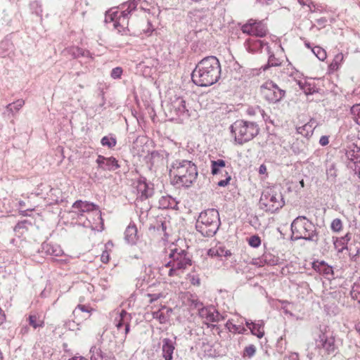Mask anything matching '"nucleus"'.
<instances>
[{
	"label": "nucleus",
	"mask_w": 360,
	"mask_h": 360,
	"mask_svg": "<svg viewBox=\"0 0 360 360\" xmlns=\"http://www.w3.org/2000/svg\"><path fill=\"white\" fill-rule=\"evenodd\" d=\"M137 191L141 200L147 199L153 194V189L146 183V179H140L137 182Z\"/></svg>",
	"instance_id": "nucleus-21"
},
{
	"label": "nucleus",
	"mask_w": 360,
	"mask_h": 360,
	"mask_svg": "<svg viewBox=\"0 0 360 360\" xmlns=\"http://www.w3.org/2000/svg\"><path fill=\"white\" fill-rule=\"evenodd\" d=\"M169 176L176 184L189 187L197 179V167L190 160H176L170 165Z\"/></svg>",
	"instance_id": "nucleus-2"
},
{
	"label": "nucleus",
	"mask_w": 360,
	"mask_h": 360,
	"mask_svg": "<svg viewBox=\"0 0 360 360\" xmlns=\"http://www.w3.org/2000/svg\"><path fill=\"white\" fill-rule=\"evenodd\" d=\"M6 321V315L4 311L0 308V326Z\"/></svg>",
	"instance_id": "nucleus-64"
},
{
	"label": "nucleus",
	"mask_w": 360,
	"mask_h": 360,
	"mask_svg": "<svg viewBox=\"0 0 360 360\" xmlns=\"http://www.w3.org/2000/svg\"><path fill=\"white\" fill-rule=\"evenodd\" d=\"M261 93L265 100L272 103L281 101L285 95V91L271 80L266 81L261 86Z\"/></svg>",
	"instance_id": "nucleus-8"
},
{
	"label": "nucleus",
	"mask_w": 360,
	"mask_h": 360,
	"mask_svg": "<svg viewBox=\"0 0 360 360\" xmlns=\"http://www.w3.org/2000/svg\"><path fill=\"white\" fill-rule=\"evenodd\" d=\"M247 114L250 116H256L264 117V110L259 106L249 107L247 109Z\"/></svg>",
	"instance_id": "nucleus-42"
},
{
	"label": "nucleus",
	"mask_w": 360,
	"mask_h": 360,
	"mask_svg": "<svg viewBox=\"0 0 360 360\" xmlns=\"http://www.w3.org/2000/svg\"><path fill=\"white\" fill-rule=\"evenodd\" d=\"M226 167V162L224 160L218 159L211 161V173L213 175L218 174L223 168Z\"/></svg>",
	"instance_id": "nucleus-34"
},
{
	"label": "nucleus",
	"mask_w": 360,
	"mask_h": 360,
	"mask_svg": "<svg viewBox=\"0 0 360 360\" xmlns=\"http://www.w3.org/2000/svg\"><path fill=\"white\" fill-rule=\"evenodd\" d=\"M71 214L72 219H76L78 224L83 226L84 227L93 228L91 221L90 220V216L83 212H77V210L71 209L69 212Z\"/></svg>",
	"instance_id": "nucleus-19"
},
{
	"label": "nucleus",
	"mask_w": 360,
	"mask_h": 360,
	"mask_svg": "<svg viewBox=\"0 0 360 360\" xmlns=\"http://www.w3.org/2000/svg\"><path fill=\"white\" fill-rule=\"evenodd\" d=\"M350 295L360 304V280L355 282L351 289Z\"/></svg>",
	"instance_id": "nucleus-38"
},
{
	"label": "nucleus",
	"mask_w": 360,
	"mask_h": 360,
	"mask_svg": "<svg viewBox=\"0 0 360 360\" xmlns=\"http://www.w3.org/2000/svg\"><path fill=\"white\" fill-rule=\"evenodd\" d=\"M96 162L98 165V167L103 170L115 171L120 167L118 161L114 157L105 158L99 155Z\"/></svg>",
	"instance_id": "nucleus-15"
},
{
	"label": "nucleus",
	"mask_w": 360,
	"mask_h": 360,
	"mask_svg": "<svg viewBox=\"0 0 360 360\" xmlns=\"http://www.w3.org/2000/svg\"><path fill=\"white\" fill-rule=\"evenodd\" d=\"M27 224L31 225V223L29 222L27 220H23L21 221H19L15 226L14 231H18V230L21 229H27Z\"/></svg>",
	"instance_id": "nucleus-54"
},
{
	"label": "nucleus",
	"mask_w": 360,
	"mask_h": 360,
	"mask_svg": "<svg viewBox=\"0 0 360 360\" xmlns=\"http://www.w3.org/2000/svg\"><path fill=\"white\" fill-rule=\"evenodd\" d=\"M266 50L269 54V59L267 63L262 67L263 70H266L271 67L280 65L281 63L279 60L275 57L274 53L271 51V49L269 46H266Z\"/></svg>",
	"instance_id": "nucleus-29"
},
{
	"label": "nucleus",
	"mask_w": 360,
	"mask_h": 360,
	"mask_svg": "<svg viewBox=\"0 0 360 360\" xmlns=\"http://www.w3.org/2000/svg\"><path fill=\"white\" fill-rule=\"evenodd\" d=\"M343 60V54L342 53H338L335 55L333 62L330 65V67L333 70H336L338 68L339 65L341 63V62Z\"/></svg>",
	"instance_id": "nucleus-47"
},
{
	"label": "nucleus",
	"mask_w": 360,
	"mask_h": 360,
	"mask_svg": "<svg viewBox=\"0 0 360 360\" xmlns=\"http://www.w3.org/2000/svg\"><path fill=\"white\" fill-rule=\"evenodd\" d=\"M248 244L252 248H258L261 245V239L257 235H253L248 238Z\"/></svg>",
	"instance_id": "nucleus-48"
},
{
	"label": "nucleus",
	"mask_w": 360,
	"mask_h": 360,
	"mask_svg": "<svg viewBox=\"0 0 360 360\" xmlns=\"http://www.w3.org/2000/svg\"><path fill=\"white\" fill-rule=\"evenodd\" d=\"M170 269L168 272L169 276H179L182 270L176 268L174 265H170Z\"/></svg>",
	"instance_id": "nucleus-53"
},
{
	"label": "nucleus",
	"mask_w": 360,
	"mask_h": 360,
	"mask_svg": "<svg viewBox=\"0 0 360 360\" xmlns=\"http://www.w3.org/2000/svg\"><path fill=\"white\" fill-rule=\"evenodd\" d=\"M297 84L300 89L307 95H312L316 92V88L313 84L308 83L306 81H299Z\"/></svg>",
	"instance_id": "nucleus-33"
},
{
	"label": "nucleus",
	"mask_w": 360,
	"mask_h": 360,
	"mask_svg": "<svg viewBox=\"0 0 360 360\" xmlns=\"http://www.w3.org/2000/svg\"><path fill=\"white\" fill-rule=\"evenodd\" d=\"M320 354H331L335 352L337 347L335 338L327 331V327L320 328V334L316 340V347Z\"/></svg>",
	"instance_id": "nucleus-7"
},
{
	"label": "nucleus",
	"mask_w": 360,
	"mask_h": 360,
	"mask_svg": "<svg viewBox=\"0 0 360 360\" xmlns=\"http://www.w3.org/2000/svg\"><path fill=\"white\" fill-rule=\"evenodd\" d=\"M176 340V337L174 338ZM162 354L165 360H172L173 354L175 349V340H172L169 338H164L162 340Z\"/></svg>",
	"instance_id": "nucleus-17"
},
{
	"label": "nucleus",
	"mask_w": 360,
	"mask_h": 360,
	"mask_svg": "<svg viewBox=\"0 0 360 360\" xmlns=\"http://www.w3.org/2000/svg\"><path fill=\"white\" fill-rule=\"evenodd\" d=\"M191 307H193L199 311V309L203 307L202 302H201L196 295H191L188 300Z\"/></svg>",
	"instance_id": "nucleus-43"
},
{
	"label": "nucleus",
	"mask_w": 360,
	"mask_h": 360,
	"mask_svg": "<svg viewBox=\"0 0 360 360\" xmlns=\"http://www.w3.org/2000/svg\"><path fill=\"white\" fill-rule=\"evenodd\" d=\"M349 167L354 171V173L358 175L360 179V161L358 163H355L353 165H349Z\"/></svg>",
	"instance_id": "nucleus-56"
},
{
	"label": "nucleus",
	"mask_w": 360,
	"mask_h": 360,
	"mask_svg": "<svg viewBox=\"0 0 360 360\" xmlns=\"http://www.w3.org/2000/svg\"><path fill=\"white\" fill-rule=\"evenodd\" d=\"M241 31L243 33L248 35L263 37L266 34L268 30L262 21L250 19L245 24L242 25Z\"/></svg>",
	"instance_id": "nucleus-10"
},
{
	"label": "nucleus",
	"mask_w": 360,
	"mask_h": 360,
	"mask_svg": "<svg viewBox=\"0 0 360 360\" xmlns=\"http://www.w3.org/2000/svg\"><path fill=\"white\" fill-rule=\"evenodd\" d=\"M285 205L281 193L273 188L265 189L260 197L259 205L260 209L265 212L274 213Z\"/></svg>",
	"instance_id": "nucleus-6"
},
{
	"label": "nucleus",
	"mask_w": 360,
	"mask_h": 360,
	"mask_svg": "<svg viewBox=\"0 0 360 360\" xmlns=\"http://www.w3.org/2000/svg\"><path fill=\"white\" fill-rule=\"evenodd\" d=\"M226 177L225 179H222L218 181L217 185L220 187H224L229 184L231 179V176L229 175L228 172H226Z\"/></svg>",
	"instance_id": "nucleus-55"
},
{
	"label": "nucleus",
	"mask_w": 360,
	"mask_h": 360,
	"mask_svg": "<svg viewBox=\"0 0 360 360\" xmlns=\"http://www.w3.org/2000/svg\"><path fill=\"white\" fill-rule=\"evenodd\" d=\"M305 148L304 141L296 140L292 143L290 149L295 155H300L305 153Z\"/></svg>",
	"instance_id": "nucleus-37"
},
{
	"label": "nucleus",
	"mask_w": 360,
	"mask_h": 360,
	"mask_svg": "<svg viewBox=\"0 0 360 360\" xmlns=\"http://www.w3.org/2000/svg\"><path fill=\"white\" fill-rule=\"evenodd\" d=\"M342 221L340 219H334L330 224V229L333 232L338 233L342 229Z\"/></svg>",
	"instance_id": "nucleus-45"
},
{
	"label": "nucleus",
	"mask_w": 360,
	"mask_h": 360,
	"mask_svg": "<svg viewBox=\"0 0 360 360\" xmlns=\"http://www.w3.org/2000/svg\"><path fill=\"white\" fill-rule=\"evenodd\" d=\"M28 321L29 324L35 329L38 327H42L44 325V321L40 320L39 316L36 314L30 315L28 317Z\"/></svg>",
	"instance_id": "nucleus-40"
},
{
	"label": "nucleus",
	"mask_w": 360,
	"mask_h": 360,
	"mask_svg": "<svg viewBox=\"0 0 360 360\" xmlns=\"http://www.w3.org/2000/svg\"><path fill=\"white\" fill-rule=\"evenodd\" d=\"M333 244L335 248L339 252H342L344 250H347V243L351 240V233H347L344 236L340 238L333 237Z\"/></svg>",
	"instance_id": "nucleus-27"
},
{
	"label": "nucleus",
	"mask_w": 360,
	"mask_h": 360,
	"mask_svg": "<svg viewBox=\"0 0 360 360\" xmlns=\"http://www.w3.org/2000/svg\"><path fill=\"white\" fill-rule=\"evenodd\" d=\"M1 46L2 48H6V47L7 50H8L9 49H11L12 46H13L12 44L9 41H2L1 44Z\"/></svg>",
	"instance_id": "nucleus-62"
},
{
	"label": "nucleus",
	"mask_w": 360,
	"mask_h": 360,
	"mask_svg": "<svg viewBox=\"0 0 360 360\" xmlns=\"http://www.w3.org/2000/svg\"><path fill=\"white\" fill-rule=\"evenodd\" d=\"M312 52L320 60L323 61L326 58V51L320 46H314L312 49Z\"/></svg>",
	"instance_id": "nucleus-44"
},
{
	"label": "nucleus",
	"mask_w": 360,
	"mask_h": 360,
	"mask_svg": "<svg viewBox=\"0 0 360 360\" xmlns=\"http://www.w3.org/2000/svg\"><path fill=\"white\" fill-rule=\"evenodd\" d=\"M245 46L246 50L252 53H255L262 51L264 46H268L267 43H264L259 39H248L245 41Z\"/></svg>",
	"instance_id": "nucleus-23"
},
{
	"label": "nucleus",
	"mask_w": 360,
	"mask_h": 360,
	"mask_svg": "<svg viewBox=\"0 0 360 360\" xmlns=\"http://www.w3.org/2000/svg\"><path fill=\"white\" fill-rule=\"evenodd\" d=\"M350 111L353 120L357 124L360 125V103L354 105L351 108Z\"/></svg>",
	"instance_id": "nucleus-41"
},
{
	"label": "nucleus",
	"mask_w": 360,
	"mask_h": 360,
	"mask_svg": "<svg viewBox=\"0 0 360 360\" xmlns=\"http://www.w3.org/2000/svg\"><path fill=\"white\" fill-rule=\"evenodd\" d=\"M24 105L25 101L22 99H18L13 103L8 104L3 112L4 116L8 119L14 117Z\"/></svg>",
	"instance_id": "nucleus-18"
},
{
	"label": "nucleus",
	"mask_w": 360,
	"mask_h": 360,
	"mask_svg": "<svg viewBox=\"0 0 360 360\" xmlns=\"http://www.w3.org/2000/svg\"><path fill=\"white\" fill-rule=\"evenodd\" d=\"M123 70L120 67H116L111 70L110 77L114 79H120L122 75Z\"/></svg>",
	"instance_id": "nucleus-50"
},
{
	"label": "nucleus",
	"mask_w": 360,
	"mask_h": 360,
	"mask_svg": "<svg viewBox=\"0 0 360 360\" xmlns=\"http://www.w3.org/2000/svg\"><path fill=\"white\" fill-rule=\"evenodd\" d=\"M77 309L84 312H89V307H86V305L78 304L76 309H75V311H76Z\"/></svg>",
	"instance_id": "nucleus-61"
},
{
	"label": "nucleus",
	"mask_w": 360,
	"mask_h": 360,
	"mask_svg": "<svg viewBox=\"0 0 360 360\" xmlns=\"http://www.w3.org/2000/svg\"><path fill=\"white\" fill-rule=\"evenodd\" d=\"M131 319V314L127 312L125 310H122L119 316L115 319V326L119 331H121L122 328H124L123 341L125 340L126 336L130 330V322Z\"/></svg>",
	"instance_id": "nucleus-14"
},
{
	"label": "nucleus",
	"mask_w": 360,
	"mask_h": 360,
	"mask_svg": "<svg viewBox=\"0 0 360 360\" xmlns=\"http://www.w3.org/2000/svg\"><path fill=\"white\" fill-rule=\"evenodd\" d=\"M346 156L349 160L347 167L349 165H354L360 162V148L354 146L353 148H349L346 152Z\"/></svg>",
	"instance_id": "nucleus-28"
},
{
	"label": "nucleus",
	"mask_w": 360,
	"mask_h": 360,
	"mask_svg": "<svg viewBox=\"0 0 360 360\" xmlns=\"http://www.w3.org/2000/svg\"><path fill=\"white\" fill-rule=\"evenodd\" d=\"M260 262L264 264L274 266L278 263V257L269 253L265 252L262 255L260 258Z\"/></svg>",
	"instance_id": "nucleus-31"
},
{
	"label": "nucleus",
	"mask_w": 360,
	"mask_h": 360,
	"mask_svg": "<svg viewBox=\"0 0 360 360\" xmlns=\"http://www.w3.org/2000/svg\"><path fill=\"white\" fill-rule=\"evenodd\" d=\"M120 13V12H119L117 11H107L105 13V22L108 23V22H114V23H115L116 21H119ZM113 25L115 26V24H113Z\"/></svg>",
	"instance_id": "nucleus-39"
},
{
	"label": "nucleus",
	"mask_w": 360,
	"mask_h": 360,
	"mask_svg": "<svg viewBox=\"0 0 360 360\" xmlns=\"http://www.w3.org/2000/svg\"><path fill=\"white\" fill-rule=\"evenodd\" d=\"M207 10L204 8L201 9H193L188 13L189 18L195 21H202L206 17Z\"/></svg>",
	"instance_id": "nucleus-30"
},
{
	"label": "nucleus",
	"mask_w": 360,
	"mask_h": 360,
	"mask_svg": "<svg viewBox=\"0 0 360 360\" xmlns=\"http://www.w3.org/2000/svg\"><path fill=\"white\" fill-rule=\"evenodd\" d=\"M298 2L302 5V6H307L311 12H313L314 11L311 9V6H314V3L311 1L310 0H297Z\"/></svg>",
	"instance_id": "nucleus-57"
},
{
	"label": "nucleus",
	"mask_w": 360,
	"mask_h": 360,
	"mask_svg": "<svg viewBox=\"0 0 360 360\" xmlns=\"http://www.w3.org/2000/svg\"><path fill=\"white\" fill-rule=\"evenodd\" d=\"M169 110L172 115H176L179 120L188 118L190 114L186 105V101L182 97H176L169 105Z\"/></svg>",
	"instance_id": "nucleus-11"
},
{
	"label": "nucleus",
	"mask_w": 360,
	"mask_h": 360,
	"mask_svg": "<svg viewBox=\"0 0 360 360\" xmlns=\"http://www.w3.org/2000/svg\"><path fill=\"white\" fill-rule=\"evenodd\" d=\"M217 247L215 248H211L207 251V255L211 257H218Z\"/></svg>",
	"instance_id": "nucleus-59"
},
{
	"label": "nucleus",
	"mask_w": 360,
	"mask_h": 360,
	"mask_svg": "<svg viewBox=\"0 0 360 360\" xmlns=\"http://www.w3.org/2000/svg\"><path fill=\"white\" fill-rule=\"evenodd\" d=\"M91 360H115L114 355L110 352H104L100 347L94 345L90 349Z\"/></svg>",
	"instance_id": "nucleus-20"
},
{
	"label": "nucleus",
	"mask_w": 360,
	"mask_h": 360,
	"mask_svg": "<svg viewBox=\"0 0 360 360\" xmlns=\"http://www.w3.org/2000/svg\"><path fill=\"white\" fill-rule=\"evenodd\" d=\"M41 252L45 253L46 255L59 257L61 256L63 253V251L60 245L46 242L41 244Z\"/></svg>",
	"instance_id": "nucleus-22"
},
{
	"label": "nucleus",
	"mask_w": 360,
	"mask_h": 360,
	"mask_svg": "<svg viewBox=\"0 0 360 360\" xmlns=\"http://www.w3.org/2000/svg\"><path fill=\"white\" fill-rule=\"evenodd\" d=\"M217 250L219 252L218 257H229L231 255V252L229 250H226L224 246L217 247Z\"/></svg>",
	"instance_id": "nucleus-51"
},
{
	"label": "nucleus",
	"mask_w": 360,
	"mask_h": 360,
	"mask_svg": "<svg viewBox=\"0 0 360 360\" xmlns=\"http://www.w3.org/2000/svg\"><path fill=\"white\" fill-rule=\"evenodd\" d=\"M124 240L131 245H135L138 240L137 228L134 224H129L124 231Z\"/></svg>",
	"instance_id": "nucleus-25"
},
{
	"label": "nucleus",
	"mask_w": 360,
	"mask_h": 360,
	"mask_svg": "<svg viewBox=\"0 0 360 360\" xmlns=\"http://www.w3.org/2000/svg\"><path fill=\"white\" fill-rule=\"evenodd\" d=\"M313 268L319 271L320 273H323L326 275L333 274V271L331 266L327 265L323 261L321 262H314Z\"/></svg>",
	"instance_id": "nucleus-32"
},
{
	"label": "nucleus",
	"mask_w": 360,
	"mask_h": 360,
	"mask_svg": "<svg viewBox=\"0 0 360 360\" xmlns=\"http://www.w3.org/2000/svg\"><path fill=\"white\" fill-rule=\"evenodd\" d=\"M291 231L297 239L308 241H319V236L314 224L305 216L297 217L291 224Z\"/></svg>",
	"instance_id": "nucleus-5"
},
{
	"label": "nucleus",
	"mask_w": 360,
	"mask_h": 360,
	"mask_svg": "<svg viewBox=\"0 0 360 360\" xmlns=\"http://www.w3.org/2000/svg\"><path fill=\"white\" fill-rule=\"evenodd\" d=\"M169 257L170 260L165 264V266L174 265L176 268L183 271L191 265V259L188 253L184 250L174 248L171 250Z\"/></svg>",
	"instance_id": "nucleus-9"
},
{
	"label": "nucleus",
	"mask_w": 360,
	"mask_h": 360,
	"mask_svg": "<svg viewBox=\"0 0 360 360\" xmlns=\"http://www.w3.org/2000/svg\"><path fill=\"white\" fill-rule=\"evenodd\" d=\"M199 316L210 322H219L221 317V314L214 307H201L198 311Z\"/></svg>",
	"instance_id": "nucleus-16"
},
{
	"label": "nucleus",
	"mask_w": 360,
	"mask_h": 360,
	"mask_svg": "<svg viewBox=\"0 0 360 360\" xmlns=\"http://www.w3.org/2000/svg\"><path fill=\"white\" fill-rule=\"evenodd\" d=\"M72 209L77 210L78 212H83L91 217L92 214L91 212H96V215L98 217V219L103 223V219L101 217V212L99 210V207L98 205L93 202H90L88 201H82L81 200H76L72 205Z\"/></svg>",
	"instance_id": "nucleus-12"
},
{
	"label": "nucleus",
	"mask_w": 360,
	"mask_h": 360,
	"mask_svg": "<svg viewBox=\"0 0 360 360\" xmlns=\"http://www.w3.org/2000/svg\"><path fill=\"white\" fill-rule=\"evenodd\" d=\"M84 53H85V50L79 47H74L71 50V54L74 58H79L81 55H83Z\"/></svg>",
	"instance_id": "nucleus-52"
},
{
	"label": "nucleus",
	"mask_w": 360,
	"mask_h": 360,
	"mask_svg": "<svg viewBox=\"0 0 360 360\" xmlns=\"http://www.w3.org/2000/svg\"><path fill=\"white\" fill-rule=\"evenodd\" d=\"M256 353V347L253 345H250L244 349L243 357L252 358Z\"/></svg>",
	"instance_id": "nucleus-46"
},
{
	"label": "nucleus",
	"mask_w": 360,
	"mask_h": 360,
	"mask_svg": "<svg viewBox=\"0 0 360 360\" xmlns=\"http://www.w3.org/2000/svg\"><path fill=\"white\" fill-rule=\"evenodd\" d=\"M137 5L138 3L134 2V0H130L122 5V8H124L125 6H127V8L120 12L119 21H116L115 23V28L118 30V32L120 33L124 31V26L128 25V15L136 9Z\"/></svg>",
	"instance_id": "nucleus-13"
},
{
	"label": "nucleus",
	"mask_w": 360,
	"mask_h": 360,
	"mask_svg": "<svg viewBox=\"0 0 360 360\" xmlns=\"http://www.w3.org/2000/svg\"><path fill=\"white\" fill-rule=\"evenodd\" d=\"M101 143L103 146H106L108 148H112L117 144V139L115 135L110 134L109 136H103L101 140Z\"/></svg>",
	"instance_id": "nucleus-36"
},
{
	"label": "nucleus",
	"mask_w": 360,
	"mask_h": 360,
	"mask_svg": "<svg viewBox=\"0 0 360 360\" xmlns=\"http://www.w3.org/2000/svg\"><path fill=\"white\" fill-rule=\"evenodd\" d=\"M159 208L178 210L179 202L169 195L162 196L158 201Z\"/></svg>",
	"instance_id": "nucleus-24"
},
{
	"label": "nucleus",
	"mask_w": 360,
	"mask_h": 360,
	"mask_svg": "<svg viewBox=\"0 0 360 360\" xmlns=\"http://www.w3.org/2000/svg\"><path fill=\"white\" fill-rule=\"evenodd\" d=\"M317 124L314 119H311L309 122L303 126L297 127V131L305 137L311 136L313 134L314 130L317 127Z\"/></svg>",
	"instance_id": "nucleus-26"
},
{
	"label": "nucleus",
	"mask_w": 360,
	"mask_h": 360,
	"mask_svg": "<svg viewBox=\"0 0 360 360\" xmlns=\"http://www.w3.org/2000/svg\"><path fill=\"white\" fill-rule=\"evenodd\" d=\"M153 317L158 320L160 323H165L167 321L165 314L160 311H154L153 313Z\"/></svg>",
	"instance_id": "nucleus-49"
},
{
	"label": "nucleus",
	"mask_w": 360,
	"mask_h": 360,
	"mask_svg": "<svg viewBox=\"0 0 360 360\" xmlns=\"http://www.w3.org/2000/svg\"><path fill=\"white\" fill-rule=\"evenodd\" d=\"M221 75L219 60L210 56L202 58L191 73L193 82L199 86H209L215 84Z\"/></svg>",
	"instance_id": "nucleus-1"
},
{
	"label": "nucleus",
	"mask_w": 360,
	"mask_h": 360,
	"mask_svg": "<svg viewBox=\"0 0 360 360\" xmlns=\"http://www.w3.org/2000/svg\"><path fill=\"white\" fill-rule=\"evenodd\" d=\"M250 332L258 338H262L264 335L263 321H259L258 323L252 325V328H250Z\"/></svg>",
	"instance_id": "nucleus-35"
},
{
	"label": "nucleus",
	"mask_w": 360,
	"mask_h": 360,
	"mask_svg": "<svg viewBox=\"0 0 360 360\" xmlns=\"http://www.w3.org/2000/svg\"><path fill=\"white\" fill-rule=\"evenodd\" d=\"M259 173L260 174H264L266 173V167L265 165L262 164L259 166V170H258Z\"/></svg>",
	"instance_id": "nucleus-63"
},
{
	"label": "nucleus",
	"mask_w": 360,
	"mask_h": 360,
	"mask_svg": "<svg viewBox=\"0 0 360 360\" xmlns=\"http://www.w3.org/2000/svg\"><path fill=\"white\" fill-rule=\"evenodd\" d=\"M226 326L228 328L229 331L236 332L238 330V327L236 325L233 324L230 321H227V323H226Z\"/></svg>",
	"instance_id": "nucleus-58"
},
{
	"label": "nucleus",
	"mask_w": 360,
	"mask_h": 360,
	"mask_svg": "<svg viewBox=\"0 0 360 360\" xmlns=\"http://www.w3.org/2000/svg\"><path fill=\"white\" fill-rule=\"evenodd\" d=\"M328 137L327 136H322L319 139V143L322 146H325L328 144Z\"/></svg>",
	"instance_id": "nucleus-60"
},
{
	"label": "nucleus",
	"mask_w": 360,
	"mask_h": 360,
	"mask_svg": "<svg viewBox=\"0 0 360 360\" xmlns=\"http://www.w3.org/2000/svg\"><path fill=\"white\" fill-rule=\"evenodd\" d=\"M230 130L234 136L235 141L243 145L258 135L259 127L256 122L238 120L231 125Z\"/></svg>",
	"instance_id": "nucleus-4"
},
{
	"label": "nucleus",
	"mask_w": 360,
	"mask_h": 360,
	"mask_svg": "<svg viewBox=\"0 0 360 360\" xmlns=\"http://www.w3.org/2000/svg\"><path fill=\"white\" fill-rule=\"evenodd\" d=\"M220 225L219 212L215 209H208L199 214L195 229L204 237H212L217 233Z\"/></svg>",
	"instance_id": "nucleus-3"
}]
</instances>
